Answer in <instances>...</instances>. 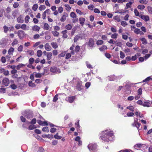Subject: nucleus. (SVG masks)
I'll use <instances>...</instances> for the list:
<instances>
[{
  "instance_id": "1",
  "label": "nucleus",
  "mask_w": 152,
  "mask_h": 152,
  "mask_svg": "<svg viewBox=\"0 0 152 152\" xmlns=\"http://www.w3.org/2000/svg\"><path fill=\"white\" fill-rule=\"evenodd\" d=\"M102 134H105L109 139H112V136H113V132L108 130L102 131Z\"/></svg>"
},
{
  "instance_id": "2",
  "label": "nucleus",
  "mask_w": 152,
  "mask_h": 152,
  "mask_svg": "<svg viewBox=\"0 0 152 152\" xmlns=\"http://www.w3.org/2000/svg\"><path fill=\"white\" fill-rule=\"evenodd\" d=\"M87 45L90 48H92L95 45V43L93 38H90L88 39V42L86 43Z\"/></svg>"
},
{
  "instance_id": "3",
  "label": "nucleus",
  "mask_w": 152,
  "mask_h": 152,
  "mask_svg": "<svg viewBox=\"0 0 152 152\" xmlns=\"http://www.w3.org/2000/svg\"><path fill=\"white\" fill-rule=\"evenodd\" d=\"M33 113L30 111H25L23 115L26 117L27 118H33Z\"/></svg>"
},
{
  "instance_id": "4",
  "label": "nucleus",
  "mask_w": 152,
  "mask_h": 152,
  "mask_svg": "<svg viewBox=\"0 0 152 152\" xmlns=\"http://www.w3.org/2000/svg\"><path fill=\"white\" fill-rule=\"evenodd\" d=\"M88 147L90 151H94L96 149L97 145L95 144L90 143L88 145Z\"/></svg>"
},
{
  "instance_id": "5",
  "label": "nucleus",
  "mask_w": 152,
  "mask_h": 152,
  "mask_svg": "<svg viewBox=\"0 0 152 152\" xmlns=\"http://www.w3.org/2000/svg\"><path fill=\"white\" fill-rule=\"evenodd\" d=\"M101 136H100V138L101 140L104 141L108 142V140L111 141L112 140V139H109L108 137L106 136L105 134H102V132L101 133Z\"/></svg>"
},
{
  "instance_id": "6",
  "label": "nucleus",
  "mask_w": 152,
  "mask_h": 152,
  "mask_svg": "<svg viewBox=\"0 0 152 152\" xmlns=\"http://www.w3.org/2000/svg\"><path fill=\"white\" fill-rule=\"evenodd\" d=\"M7 41L5 38H2L0 42V47L4 48L7 45Z\"/></svg>"
},
{
  "instance_id": "7",
  "label": "nucleus",
  "mask_w": 152,
  "mask_h": 152,
  "mask_svg": "<svg viewBox=\"0 0 152 152\" xmlns=\"http://www.w3.org/2000/svg\"><path fill=\"white\" fill-rule=\"evenodd\" d=\"M50 71L51 72L54 73H59L61 72L60 69L55 66L52 67L50 69Z\"/></svg>"
},
{
  "instance_id": "8",
  "label": "nucleus",
  "mask_w": 152,
  "mask_h": 152,
  "mask_svg": "<svg viewBox=\"0 0 152 152\" xmlns=\"http://www.w3.org/2000/svg\"><path fill=\"white\" fill-rule=\"evenodd\" d=\"M18 35L20 39H22L24 36V32L22 30H20L18 32Z\"/></svg>"
},
{
  "instance_id": "9",
  "label": "nucleus",
  "mask_w": 152,
  "mask_h": 152,
  "mask_svg": "<svg viewBox=\"0 0 152 152\" xmlns=\"http://www.w3.org/2000/svg\"><path fill=\"white\" fill-rule=\"evenodd\" d=\"M2 84L3 85L7 86L9 85L10 83L9 80L8 78L5 77L2 80Z\"/></svg>"
},
{
  "instance_id": "10",
  "label": "nucleus",
  "mask_w": 152,
  "mask_h": 152,
  "mask_svg": "<svg viewBox=\"0 0 152 152\" xmlns=\"http://www.w3.org/2000/svg\"><path fill=\"white\" fill-rule=\"evenodd\" d=\"M37 121V123L40 125L44 126L48 125V124L46 121H42L41 120H38Z\"/></svg>"
},
{
  "instance_id": "11",
  "label": "nucleus",
  "mask_w": 152,
  "mask_h": 152,
  "mask_svg": "<svg viewBox=\"0 0 152 152\" xmlns=\"http://www.w3.org/2000/svg\"><path fill=\"white\" fill-rule=\"evenodd\" d=\"M67 31L66 30H64L61 31V33L62 34V37L63 38L66 39L67 38L68 35L67 33Z\"/></svg>"
},
{
  "instance_id": "12",
  "label": "nucleus",
  "mask_w": 152,
  "mask_h": 152,
  "mask_svg": "<svg viewBox=\"0 0 152 152\" xmlns=\"http://www.w3.org/2000/svg\"><path fill=\"white\" fill-rule=\"evenodd\" d=\"M134 3V0H130L129 3H127L126 4V9H127L129 8H130L132 6V5Z\"/></svg>"
},
{
  "instance_id": "13",
  "label": "nucleus",
  "mask_w": 152,
  "mask_h": 152,
  "mask_svg": "<svg viewBox=\"0 0 152 152\" xmlns=\"http://www.w3.org/2000/svg\"><path fill=\"white\" fill-rule=\"evenodd\" d=\"M140 17L142 19L144 20L145 21H148L149 20V18L148 15H140Z\"/></svg>"
},
{
  "instance_id": "14",
  "label": "nucleus",
  "mask_w": 152,
  "mask_h": 152,
  "mask_svg": "<svg viewBox=\"0 0 152 152\" xmlns=\"http://www.w3.org/2000/svg\"><path fill=\"white\" fill-rule=\"evenodd\" d=\"M40 28V27L37 26V25H35L32 27V29L33 31L37 32L39 31Z\"/></svg>"
},
{
  "instance_id": "15",
  "label": "nucleus",
  "mask_w": 152,
  "mask_h": 152,
  "mask_svg": "<svg viewBox=\"0 0 152 152\" xmlns=\"http://www.w3.org/2000/svg\"><path fill=\"white\" fill-rule=\"evenodd\" d=\"M75 99V96H69L68 97L67 101L70 103H72Z\"/></svg>"
},
{
  "instance_id": "16",
  "label": "nucleus",
  "mask_w": 152,
  "mask_h": 152,
  "mask_svg": "<svg viewBox=\"0 0 152 152\" xmlns=\"http://www.w3.org/2000/svg\"><path fill=\"white\" fill-rule=\"evenodd\" d=\"M134 32L137 34H140L141 35L144 34L143 32L140 31V29L138 28H135L134 31Z\"/></svg>"
},
{
  "instance_id": "17",
  "label": "nucleus",
  "mask_w": 152,
  "mask_h": 152,
  "mask_svg": "<svg viewBox=\"0 0 152 152\" xmlns=\"http://www.w3.org/2000/svg\"><path fill=\"white\" fill-rule=\"evenodd\" d=\"M45 48L46 50L49 51L51 50V47L48 43H46L45 45Z\"/></svg>"
},
{
  "instance_id": "18",
  "label": "nucleus",
  "mask_w": 152,
  "mask_h": 152,
  "mask_svg": "<svg viewBox=\"0 0 152 152\" xmlns=\"http://www.w3.org/2000/svg\"><path fill=\"white\" fill-rule=\"evenodd\" d=\"M68 16V15L67 13H65L64 15H63L61 17V18L60 19V20L61 22H64L66 19V17Z\"/></svg>"
},
{
  "instance_id": "19",
  "label": "nucleus",
  "mask_w": 152,
  "mask_h": 152,
  "mask_svg": "<svg viewBox=\"0 0 152 152\" xmlns=\"http://www.w3.org/2000/svg\"><path fill=\"white\" fill-rule=\"evenodd\" d=\"M80 23L81 26H83L84 24V22L86 21V19L83 18H80L79 19Z\"/></svg>"
},
{
  "instance_id": "20",
  "label": "nucleus",
  "mask_w": 152,
  "mask_h": 152,
  "mask_svg": "<svg viewBox=\"0 0 152 152\" xmlns=\"http://www.w3.org/2000/svg\"><path fill=\"white\" fill-rule=\"evenodd\" d=\"M52 53L51 52H48L47 55V60H50L52 58Z\"/></svg>"
},
{
  "instance_id": "21",
  "label": "nucleus",
  "mask_w": 152,
  "mask_h": 152,
  "mask_svg": "<svg viewBox=\"0 0 152 152\" xmlns=\"http://www.w3.org/2000/svg\"><path fill=\"white\" fill-rule=\"evenodd\" d=\"M2 71L3 72V74L6 76H7L9 74V72L8 70H5L4 69H0V71Z\"/></svg>"
},
{
  "instance_id": "22",
  "label": "nucleus",
  "mask_w": 152,
  "mask_h": 152,
  "mask_svg": "<svg viewBox=\"0 0 152 152\" xmlns=\"http://www.w3.org/2000/svg\"><path fill=\"white\" fill-rule=\"evenodd\" d=\"M14 51V49L13 48H10L8 51V54L10 55H12Z\"/></svg>"
},
{
  "instance_id": "23",
  "label": "nucleus",
  "mask_w": 152,
  "mask_h": 152,
  "mask_svg": "<svg viewBox=\"0 0 152 152\" xmlns=\"http://www.w3.org/2000/svg\"><path fill=\"white\" fill-rule=\"evenodd\" d=\"M76 88L78 91H80L82 89V85L80 83H77V85L76 86Z\"/></svg>"
},
{
  "instance_id": "24",
  "label": "nucleus",
  "mask_w": 152,
  "mask_h": 152,
  "mask_svg": "<svg viewBox=\"0 0 152 152\" xmlns=\"http://www.w3.org/2000/svg\"><path fill=\"white\" fill-rule=\"evenodd\" d=\"M50 28L49 25L47 23H44L43 26V29L44 30H48Z\"/></svg>"
},
{
  "instance_id": "25",
  "label": "nucleus",
  "mask_w": 152,
  "mask_h": 152,
  "mask_svg": "<svg viewBox=\"0 0 152 152\" xmlns=\"http://www.w3.org/2000/svg\"><path fill=\"white\" fill-rule=\"evenodd\" d=\"M140 40H141L142 43L144 45H146L148 43L147 40L144 38H140Z\"/></svg>"
},
{
  "instance_id": "26",
  "label": "nucleus",
  "mask_w": 152,
  "mask_h": 152,
  "mask_svg": "<svg viewBox=\"0 0 152 152\" xmlns=\"http://www.w3.org/2000/svg\"><path fill=\"white\" fill-rule=\"evenodd\" d=\"M42 136L43 138L47 137L48 138L50 139L53 138V135L52 134L42 135Z\"/></svg>"
},
{
  "instance_id": "27",
  "label": "nucleus",
  "mask_w": 152,
  "mask_h": 152,
  "mask_svg": "<svg viewBox=\"0 0 152 152\" xmlns=\"http://www.w3.org/2000/svg\"><path fill=\"white\" fill-rule=\"evenodd\" d=\"M142 105L144 107H148L150 106V104L149 102H145L143 103Z\"/></svg>"
},
{
  "instance_id": "28",
  "label": "nucleus",
  "mask_w": 152,
  "mask_h": 152,
  "mask_svg": "<svg viewBox=\"0 0 152 152\" xmlns=\"http://www.w3.org/2000/svg\"><path fill=\"white\" fill-rule=\"evenodd\" d=\"M18 10H15L12 12V15L14 18H15L16 17V15L18 13Z\"/></svg>"
},
{
  "instance_id": "29",
  "label": "nucleus",
  "mask_w": 152,
  "mask_h": 152,
  "mask_svg": "<svg viewBox=\"0 0 152 152\" xmlns=\"http://www.w3.org/2000/svg\"><path fill=\"white\" fill-rule=\"evenodd\" d=\"M17 20L18 22L19 23H23V20L21 16L18 17Z\"/></svg>"
},
{
  "instance_id": "30",
  "label": "nucleus",
  "mask_w": 152,
  "mask_h": 152,
  "mask_svg": "<svg viewBox=\"0 0 152 152\" xmlns=\"http://www.w3.org/2000/svg\"><path fill=\"white\" fill-rule=\"evenodd\" d=\"M72 26L71 24H68L66 25L65 28L66 29V30H70L72 29Z\"/></svg>"
},
{
  "instance_id": "31",
  "label": "nucleus",
  "mask_w": 152,
  "mask_h": 152,
  "mask_svg": "<svg viewBox=\"0 0 152 152\" xmlns=\"http://www.w3.org/2000/svg\"><path fill=\"white\" fill-rule=\"evenodd\" d=\"M51 45L54 49L57 48L58 47V44L56 42H52L51 43Z\"/></svg>"
},
{
  "instance_id": "32",
  "label": "nucleus",
  "mask_w": 152,
  "mask_h": 152,
  "mask_svg": "<svg viewBox=\"0 0 152 152\" xmlns=\"http://www.w3.org/2000/svg\"><path fill=\"white\" fill-rule=\"evenodd\" d=\"M80 38V36L78 35L75 36L74 39L75 42H76Z\"/></svg>"
},
{
  "instance_id": "33",
  "label": "nucleus",
  "mask_w": 152,
  "mask_h": 152,
  "mask_svg": "<svg viewBox=\"0 0 152 152\" xmlns=\"http://www.w3.org/2000/svg\"><path fill=\"white\" fill-rule=\"evenodd\" d=\"M140 56V54H139V53H136L135 55L134 56H133L132 57L131 59L132 61H134L137 59V56Z\"/></svg>"
},
{
  "instance_id": "34",
  "label": "nucleus",
  "mask_w": 152,
  "mask_h": 152,
  "mask_svg": "<svg viewBox=\"0 0 152 152\" xmlns=\"http://www.w3.org/2000/svg\"><path fill=\"white\" fill-rule=\"evenodd\" d=\"M28 85L29 86L32 88L36 86V85L34 83H33L31 81H30L29 82Z\"/></svg>"
},
{
  "instance_id": "35",
  "label": "nucleus",
  "mask_w": 152,
  "mask_h": 152,
  "mask_svg": "<svg viewBox=\"0 0 152 152\" xmlns=\"http://www.w3.org/2000/svg\"><path fill=\"white\" fill-rule=\"evenodd\" d=\"M52 33L54 37H58L59 35V32L57 31H53L52 32Z\"/></svg>"
},
{
  "instance_id": "36",
  "label": "nucleus",
  "mask_w": 152,
  "mask_h": 152,
  "mask_svg": "<svg viewBox=\"0 0 152 152\" xmlns=\"http://www.w3.org/2000/svg\"><path fill=\"white\" fill-rule=\"evenodd\" d=\"M107 48L106 45H103L102 47L99 48V49L101 51H104V50H107Z\"/></svg>"
},
{
  "instance_id": "37",
  "label": "nucleus",
  "mask_w": 152,
  "mask_h": 152,
  "mask_svg": "<svg viewBox=\"0 0 152 152\" xmlns=\"http://www.w3.org/2000/svg\"><path fill=\"white\" fill-rule=\"evenodd\" d=\"M35 126L34 125H30L28 127V129L29 130L34 129L36 128Z\"/></svg>"
},
{
  "instance_id": "38",
  "label": "nucleus",
  "mask_w": 152,
  "mask_h": 152,
  "mask_svg": "<svg viewBox=\"0 0 152 152\" xmlns=\"http://www.w3.org/2000/svg\"><path fill=\"white\" fill-rule=\"evenodd\" d=\"M113 19L116 20L117 22H120V17L118 15H116L114 16L113 17Z\"/></svg>"
},
{
  "instance_id": "39",
  "label": "nucleus",
  "mask_w": 152,
  "mask_h": 152,
  "mask_svg": "<svg viewBox=\"0 0 152 152\" xmlns=\"http://www.w3.org/2000/svg\"><path fill=\"white\" fill-rule=\"evenodd\" d=\"M42 52L41 50H38L37 51V55L38 57H41L42 55Z\"/></svg>"
},
{
  "instance_id": "40",
  "label": "nucleus",
  "mask_w": 152,
  "mask_h": 152,
  "mask_svg": "<svg viewBox=\"0 0 152 152\" xmlns=\"http://www.w3.org/2000/svg\"><path fill=\"white\" fill-rule=\"evenodd\" d=\"M139 2L140 3L146 4L148 3V1L147 0H139Z\"/></svg>"
},
{
  "instance_id": "41",
  "label": "nucleus",
  "mask_w": 152,
  "mask_h": 152,
  "mask_svg": "<svg viewBox=\"0 0 152 152\" xmlns=\"http://www.w3.org/2000/svg\"><path fill=\"white\" fill-rule=\"evenodd\" d=\"M104 41L102 40H99L97 41L96 44L97 45H101L103 44Z\"/></svg>"
},
{
  "instance_id": "42",
  "label": "nucleus",
  "mask_w": 152,
  "mask_h": 152,
  "mask_svg": "<svg viewBox=\"0 0 152 152\" xmlns=\"http://www.w3.org/2000/svg\"><path fill=\"white\" fill-rule=\"evenodd\" d=\"M64 6L66 7V10L67 11H69L71 9L69 4H65Z\"/></svg>"
},
{
  "instance_id": "43",
  "label": "nucleus",
  "mask_w": 152,
  "mask_h": 152,
  "mask_svg": "<svg viewBox=\"0 0 152 152\" xmlns=\"http://www.w3.org/2000/svg\"><path fill=\"white\" fill-rule=\"evenodd\" d=\"M126 108L128 109H129L130 111H132V112H133L134 111V107L132 106H127L126 107Z\"/></svg>"
},
{
  "instance_id": "44",
  "label": "nucleus",
  "mask_w": 152,
  "mask_h": 152,
  "mask_svg": "<svg viewBox=\"0 0 152 152\" xmlns=\"http://www.w3.org/2000/svg\"><path fill=\"white\" fill-rule=\"evenodd\" d=\"M18 40L16 39H15L14 40L13 42L12 43V46H14L18 44Z\"/></svg>"
},
{
  "instance_id": "45",
  "label": "nucleus",
  "mask_w": 152,
  "mask_h": 152,
  "mask_svg": "<svg viewBox=\"0 0 152 152\" xmlns=\"http://www.w3.org/2000/svg\"><path fill=\"white\" fill-rule=\"evenodd\" d=\"M138 9L140 10H143L145 8V6L143 5H139L137 7Z\"/></svg>"
},
{
  "instance_id": "46",
  "label": "nucleus",
  "mask_w": 152,
  "mask_h": 152,
  "mask_svg": "<svg viewBox=\"0 0 152 152\" xmlns=\"http://www.w3.org/2000/svg\"><path fill=\"white\" fill-rule=\"evenodd\" d=\"M65 54H66L65 52H62L60 54H59L58 56V58H60V57H64V56Z\"/></svg>"
},
{
  "instance_id": "47",
  "label": "nucleus",
  "mask_w": 152,
  "mask_h": 152,
  "mask_svg": "<svg viewBox=\"0 0 152 152\" xmlns=\"http://www.w3.org/2000/svg\"><path fill=\"white\" fill-rule=\"evenodd\" d=\"M135 126L138 129L139 127L140 126L141 124L138 123L137 121H135Z\"/></svg>"
},
{
  "instance_id": "48",
  "label": "nucleus",
  "mask_w": 152,
  "mask_h": 152,
  "mask_svg": "<svg viewBox=\"0 0 152 152\" xmlns=\"http://www.w3.org/2000/svg\"><path fill=\"white\" fill-rule=\"evenodd\" d=\"M54 137L55 138L57 139H61L62 137L58 135V133H57L56 134L54 135Z\"/></svg>"
},
{
  "instance_id": "49",
  "label": "nucleus",
  "mask_w": 152,
  "mask_h": 152,
  "mask_svg": "<svg viewBox=\"0 0 152 152\" xmlns=\"http://www.w3.org/2000/svg\"><path fill=\"white\" fill-rule=\"evenodd\" d=\"M27 52L28 53L30 56H33L34 55V51L32 50H28L27 51Z\"/></svg>"
},
{
  "instance_id": "50",
  "label": "nucleus",
  "mask_w": 152,
  "mask_h": 152,
  "mask_svg": "<svg viewBox=\"0 0 152 152\" xmlns=\"http://www.w3.org/2000/svg\"><path fill=\"white\" fill-rule=\"evenodd\" d=\"M38 5L37 4H34L32 7V9L34 11L37 10L38 8Z\"/></svg>"
},
{
  "instance_id": "51",
  "label": "nucleus",
  "mask_w": 152,
  "mask_h": 152,
  "mask_svg": "<svg viewBox=\"0 0 152 152\" xmlns=\"http://www.w3.org/2000/svg\"><path fill=\"white\" fill-rule=\"evenodd\" d=\"M46 7L44 5H41L39 7V10L40 11H42L43 10H44L46 9Z\"/></svg>"
},
{
  "instance_id": "52",
  "label": "nucleus",
  "mask_w": 152,
  "mask_h": 152,
  "mask_svg": "<svg viewBox=\"0 0 152 152\" xmlns=\"http://www.w3.org/2000/svg\"><path fill=\"white\" fill-rule=\"evenodd\" d=\"M29 63L30 64H33L34 61V59L33 58H30L29 59Z\"/></svg>"
},
{
  "instance_id": "53",
  "label": "nucleus",
  "mask_w": 152,
  "mask_h": 152,
  "mask_svg": "<svg viewBox=\"0 0 152 152\" xmlns=\"http://www.w3.org/2000/svg\"><path fill=\"white\" fill-rule=\"evenodd\" d=\"M30 19V17L29 15H26L25 18V21L26 23H28L29 22V20Z\"/></svg>"
},
{
  "instance_id": "54",
  "label": "nucleus",
  "mask_w": 152,
  "mask_h": 152,
  "mask_svg": "<svg viewBox=\"0 0 152 152\" xmlns=\"http://www.w3.org/2000/svg\"><path fill=\"white\" fill-rule=\"evenodd\" d=\"M19 6V4L18 2H14L13 4V7L15 8L18 7Z\"/></svg>"
},
{
  "instance_id": "55",
  "label": "nucleus",
  "mask_w": 152,
  "mask_h": 152,
  "mask_svg": "<svg viewBox=\"0 0 152 152\" xmlns=\"http://www.w3.org/2000/svg\"><path fill=\"white\" fill-rule=\"evenodd\" d=\"M42 130L43 132H48L49 131L48 128L47 126H45V127H44L42 129Z\"/></svg>"
},
{
  "instance_id": "56",
  "label": "nucleus",
  "mask_w": 152,
  "mask_h": 152,
  "mask_svg": "<svg viewBox=\"0 0 152 152\" xmlns=\"http://www.w3.org/2000/svg\"><path fill=\"white\" fill-rule=\"evenodd\" d=\"M94 7V6L92 4H91L88 6V8L91 10H93Z\"/></svg>"
},
{
  "instance_id": "57",
  "label": "nucleus",
  "mask_w": 152,
  "mask_h": 152,
  "mask_svg": "<svg viewBox=\"0 0 152 152\" xmlns=\"http://www.w3.org/2000/svg\"><path fill=\"white\" fill-rule=\"evenodd\" d=\"M80 49V47L78 45H77L75 48V52L77 53L78 52Z\"/></svg>"
},
{
  "instance_id": "58",
  "label": "nucleus",
  "mask_w": 152,
  "mask_h": 152,
  "mask_svg": "<svg viewBox=\"0 0 152 152\" xmlns=\"http://www.w3.org/2000/svg\"><path fill=\"white\" fill-rule=\"evenodd\" d=\"M4 32L5 33H7L8 31V27L6 26H4L3 27Z\"/></svg>"
},
{
  "instance_id": "59",
  "label": "nucleus",
  "mask_w": 152,
  "mask_h": 152,
  "mask_svg": "<svg viewBox=\"0 0 152 152\" xmlns=\"http://www.w3.org/2000/svg\"><path fill=\"white\" fill-rule=\"evenodd\" d=\"M36 120L35 118H33L31 122H29L28 123L31 124H32L34 125L36 123Z\"/></svg>"
},
{
  "instance_id": "60",
  "label": "nucleus",
  "mask_w": 152,
  "mask_h": 152,
  "mask_svg": "<svg viewBox=\"0 0 152 152\" xmlns=\"http://www.w3.org/2000/svg\"><path fill=\"white\" fill-rule=\"evenodd\" d=\"M10 87L13 89H15L17 88V86L15 84H13L10 85Z\"/></svg>"
},
{
  "instance_id": "61",
  "label": "nucleus",
  "mask_w": 152,
  "mask_h": 152,
  "mask_svg": "<svg viewBox=\"0 0 152 152\" xmlns=\"http://www.w3.org/2000/svg\"><path fill=\"white\" fill-rule=\"evenodd\" d=\"M1 61L2 63H4L6 61V57L4 56H2L1 58Z\"/></svg>"
},
{
  "instance_id": "62",
  "label": "nucleus",
  "mask_w": 152,
  "mask_h": 152,
  "mask_svg": "<svg viewBox=\"0 0 152 152\" xmlns=\"http://www.w3.org/2000/svg\"><path fill=\"white\" fill-rule=\"evenodd\" d=\"M71 53H68L66 54L65 59H68L71 57Z\"/></svg>"
},
{
  "instance_id": "63",
  "label": "nucleus",
  "mask_w": 152,
  "mask_h": 152,
  "mask_svg": "<svg viewBox=\"0 0 152 152\" xmlns=\"http://www.w3.org/2000/svg\"><path fill=\"white\" fill-rule=\"evenodd\" d=\"M70 16L72 18H75L76 16V15L75 13L74 12H72L70 13Z\"/></svg>"
},
{
  "instance_id": "64",
  "label": "nucleus",
  "mask_w": 152,
  "mask_h": 152,
  "mask_svg": "<svg viewBox=\"0 0 152 152\" xmlns=\"http://www.w3.org/2000/svg\"><path fill=\"white\" fill-rule=\"evenodd\" d=\"M118 35L116 33H114L111 35V37L113 39H116Z\"/></svg>"
}]
</instances>
